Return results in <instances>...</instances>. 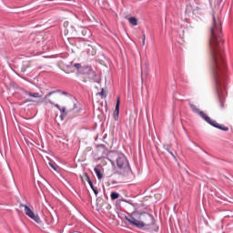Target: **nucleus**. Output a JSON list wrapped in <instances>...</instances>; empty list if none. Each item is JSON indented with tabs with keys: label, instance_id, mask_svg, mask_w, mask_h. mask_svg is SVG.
<instances>
[{
	"label": "nucleus",
	"instance_id": "obj_1",
	"mask_svg": "<svg viewBox=\"0 0 233 233\" xmlns=\"http://www.w3.org/2000/svg\"><path fill=\"white\" fill-rule=\"evenodd\" d=\"M222 5L219 1L210 3V6L214 11L209 39L211 66L214 77H222L226 70L225 58L223 56V43L225 41L222 39V23L220 17L216 16V12L220 10Z\"/></svg>",
	"mask_w": 233,
	"mask_h": 233
},
{
	"label": "nucleus",
	"instance_id": "obj_2",
	"mask_svg": "<svg viewBox=\"0 0 233 233\" xmlns=\"http://www.w3.org/2000/svg\"><path fill=\"white\" fill-rule=\"evenodd\" d=\"M188 105H189V107H191L192 112L194 114H198L199 116H201L202 119H205V121L207 123L210 124V126H213L216 128H218L220 130L228 131V127H220V125L218 124V122L216 120L210 119V117H208V115H206L204 111H200V109L198 108L195 104H192L191 102H189Z\"/></svg>",
	"mask_w": 233,
	"mask_h": 233
},
{
	"label": "nucleus",
	"instance_id": "obj_3",
	"mask_svg": "<svg viewBox=\"0 0 233 233\" xmlns=\"http://www.w3.org/2000/svg\"><path fill=\"white\" fill-rule=\"evenodd\" d=\"M154 223V218L148 213H143L140 215V220L137 222V228H148Z\"/></svg>",
	"mask_w": 233,
	"mask_h": 233
},
{
	"label": "nucleus",
	"instance_id": "obj_4",
	"mask_svg": "<svg viewBox=\"0 0 233 233\" xmlns=\"http://www.w3.org/2000/svg\"><path fill=\"white\" fill-rule=\"evenodd\" d=\"M63 95L64 93L60 92L59 90L52 91L48 93L46 96H44V103H46V105L50 104L52 106H55L54 102L60 99Z\"/></svg>",
	"mask_w": 233,
	"mask_h": 233
},
{
	"label": "nucleus",
	"instance_id": "obj_5",
	"mask_svg": "<svg viewBox=\"0 0 233 233\" xmlns=\"http://www.w3.org/2000/svg\"><path fill=\"white\" fill-rule=\"evenodd\" d=\"M20 208H25V213L27 217H29L31 219L35 221V223H39L41 220L38 217V215H35L31 208H28L27 205H20Z\"/></svg>",
	"mask_w": 233,
	"mask_h": 233
},
{
	"label": "nucleus",
	"instance_id": "obj_6",
	"mask_svg": "<svg viewBox=\"0 0 233 233\" xmlns=\"http://www.w3.org/2000/svg\"><path fill=\"white\" fill-rule=\"evenodd\" d=\"M116 167L119 169H128V161L124 155H119L118 158H116Z\"/></svg>",
	"mask_w": 233,
	"mask_h": 233
},
{
	"label": "nucleus",
	"instance_id": "obj_7",
	"mask_svg": "<svg viewBox=\"0 0 233 233\" xmlns=\"http://www.w3.org/2000/svg\"><path fill=\"white\" fill-rule=\"evenodd\" d=\"M26 96L35 99L41 98L43 96L42 94L33 92L32 90L26 91Z\"/></svg>",
	"mask_w": 233,
	"mask_h": 233
},
{
	"label": "nucleus",
	"instance_id": "obj_8",
	"mask_svg": "<svg viewBox=\"0 0 233 233\" xmlns=\"http://www.w3.org/2000/svg\"><path fill=\"white\" fill-rule=\"evenodd\" d=\"M82 181L83 182H87V184H89L90 187L93 188V182L90 180L89 176L87 173H83V175L81 176Z\"/></svg>",
	"mask_w": 233,
	"mask_h": 233
},
{
	"label": "nucleus",
	"instance_id": "obj_9",
	"mask_svg": "<svg viewBox=\"0 0 233 233\" xmlns=\"http://www.w3.org/2000/svg\"><path fill=\"white\" fill-rule=\"evenodd\" d=\"M125 19L127 20L133 26H137L138 25L137 19L135 16H125Z\"/></svg>",
	"mask_w": 233,
	"mask_h": 233
},
{
	"label": "nucleus",
	"instance_id": "obj_10",
	"mask_svg": "<svg viewBox=\"0 0 233 233\" xmlns=\"http://www.w3.org/2000/svg\"><path fill=\"white\" fill-rule=\"evenodd\" d=\"M126 221H128L129 224L135 226L137 228V223L139 222V220H137L135 218L133 217H125Z\"/></svg>",
	"mask_w": 233,
	"mask_h": 233
},
{
	"label": "nucleus",
	"instance_id": "obj_11",
	"mask_svg": "<svg viewBox=\"0 0 233 233\" xmlns=\"http://www.w3.org/2000/svg\"><path fill=\"white\" fill-rule=\"evenodd\" d=\"M95 174L97 177L98 180H101L103 178V175L101 173V170L98 169L97 167L94 168Z\"/></svg>",
	"mask_w": 233,
	"mask_h": 233
},
{
	"label": "nucleus",
	"instance_id": "obj_12",
	"mask_svg": "<svg viewBox=\"0 0 233 233\" xmlns=\"http://www.w3.org/2000/svg\"><path fill=\"white\" fill-rule=\"evenodd\" d=\"M119 105H120V97L116 99V108H115V114L116 116L119 115Z\"/></svg>",
	"mask_w": 233,
	"mask_h": 233
},
{
	"label": "nucleus",
	"instance_id": "obj_13",
	"mask_svg": "<svg viewBox=\"0 0 233 233\" xmlns=\"http://www.w3.org/2000/svg\"><path fill=\"white\" fill-rule=\"evenodd\" d=\"M164 150H166L168 154H170L172 156L173 158L176 159V157H175L173 151H170L168 145H164Z\"/></svg>",
	"mask_w": 233,
	"mask_h": 233
},
{
	"label": "nucleus",
	"instance_id": "obj_14",
	"mask_svg": "<svg viewBox=\"0 0 233 233\" xmlns=\"http://www.w3.org/2000/svg\"><path fill=\"white\" fill-rule=\"evenodd\" d=\"M118 198H119V194L117 192H116V191H112L111 192V199H112V201H115V200L118 199Z\"/></svg>",
	"mask_w": 233,
	"mask_h": 233
},
{
	"label": "nucleus",
	"instance_id": "obj_15",
	"mask_svg": "<svg viewBox=\"0 0 233 233\" xmlns=\"http://www.w3.org/2000/svg\"><path fill=\"white\" fill-rule=\"evenodd\" d=\"M74 66L75 69H77V71L81 72V70H83V66H81V64H73L72 65Z\"/></svg>",
	"mask_w": 233,
	"mask_h": 233
},
{
	"label": "nucleus",
	"instance_id": "obj_16",
	"mask_svg": "<svg viewBox=\"0 0 233 233\" xmlns=\"http://www.w3.org/2000/svg\"><path fill=\"white\" fill-rule=\"evenodd\" d=\"M193 15H201L202 13H201V9L199 7H197L196 9H193Z\"/></svg>",
	"mask_w": 233,
	"mask_h": 233
},
{
	"label": "nucleus",
	"instance_id": "obj_17",
	"mask_svg": "<svg viewBox=\"0 0 233 233\" xmlns=\"http://www.w3.org/2000/svg\"><path fill=\"white\" fill-rule=\"evenodd\" d=\"M55 106H56V108L58 109L61 113L65 114V112H66V110L65 107L61 108L58 104H55Z\"/></svg>",
	"mask_w": 233,
	"mask_h": 233
},
{
	"label": "nucleus",
	"instance_id": "obj_18",
	"mask_svg": "<svg viewBox=\"0 0 233 233\" xmlns=\"http://www.w3.org/2000/svg\"><path fill=\"white\" fill-rule=\"evenodd\" d=\"M86 70L87 73H89V75L96 76V73H94L90 67H86Z\"/></svg>",
	"mask_w": 233,
	"mask_h": 233
},
{
	"label": "nucleus",
	"instance_id": "obj_19",
	"mask_svg": "<svg viewBox=\"0 0 233 233\" xmlns=\"http://www.w3.org/2000/svg\"><path fill=\"white\" fill-rule=\"evenodd\" d=\"M146 45V35L143 33V35H142V46H145Z\"/></svg>",
	"mask_w": 233,
	"mask_h": 233
},
{
	"label": "nucleus",
	"instance_id": "obj_20",
	"mask_svg": "<svg viewBox=\"0 0 233 233\" xmlns=\"http://www.w3.org/2000/svg\"><path fill=\"white\" fill-rule=\"evenodd\" d=\"M48 165H50V167H51V168H52L53 170L57 171V167H56L54 164L48 163Z\"/></svg>",
	"mask_w": 233,
	"mask_h": 233
},
{
	"label": "nucleus",
	"instance_id": "obj_21",
	"mask_svg": "<svg viewBox=\"0 0 233 233\" xmlns=\"http://www.w3.org/2000/svg\"><path fill=\"white\" fill-rule=\"evenodd\" d=\"M188 32V29H184L183 30V36H181V38H185V33H187Z\"/></svg>",
	"mask_w": 233,
	"mask_h": 233
},
{
	"label": "nucleus",
	"instance_id": "obj_22",
	"mask_svg": "<svg viewBox=\"0 0 233 233\" xmlns=\"http://www.w3.org/2000/svg\"><path fill=\"white\" fill-rule=\"evenodd\" d=\"M91 188L93 189V191H94L95 195H96V196H97L98 191H97L96 188H94V185H93V187H91Z\"/></svg>",
	"mask_w": 233,
	"mask_h": 233
},
{
	"label": "nucleus",
	"instance_id": "obj_23",
	"mask_svg": "<svg viewBox=\"0 0 233 233\" xmlns=\"http://www.w3.org/2000/svg\"><path fill=\"white\" fill-rule=\"evenodd\" d=\"M99 96L102 97L105 96V91L103 89H102V92L99 93Z\"/></svg>",
	"mask_w": 233,
	"mask_h": 233
},
{
	"label": "nucleus",
	"instance_id": "obj_24",
	"mask_svg": "<svg viewBox=\"0 0 233 233\" xmlns=\"http://www.w3.org/2000/svg\"><path fill=\"white\" fill-rule=\"evenodd\" d=\"M26 102H34V100L26 99Z\"/></svg>",
	"mask_w": 233,
	"mask_h": 233
},
{
	"label": "nucleus",
	"instance_id": "obj_25",
	"mask_svg": "<svg viewBox=\"0 0 233 233\" xmlns=\"http://www.w3.org/2000/svg\"><path fill=\"white\" fill-rule=\"evenodd\" d=\"M64 25H68V23H64Z\"/></svg>",
	"mask_w": 233,
	"mask_h": 233
}]
</instances>
